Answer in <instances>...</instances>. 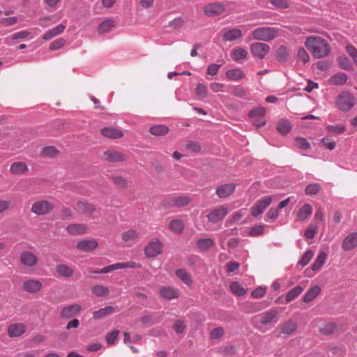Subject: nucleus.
Listing matches in <instances>:
<instances>
[{
    "mask_svg": "<svg viewBox=\"0 0 357 357\" xmlns=\"http://www.w3.org/2000/svg\"><path fill=\"white\" fill-rule=\"evenodd\" d=\"M305 46L316 59L326 57L331 52L327 41L319 36H308L305 40Z\"/></svg>",
    "mask_w": 357,
    "mask_h": 357,
    "instance_id": "1",
    "label": "nucleus"
},
{
    "mask_svg": "<svg viewBox=\"0 0 357 357\" xmlns=\"http://www.w3.org/2000/svg\"><path fill=\"white\" fill-rule=\"evenodd\" d=\"M278 314L277 310H270L253 317L252 322L256 328L263 331L264 327L271 326L277 322Z\"/></svg>",
    "mask_w": 357,
    "mask_h": 357,
    "instance_id": "2",
    "label": "nucleus"
},
{
    "mask_svg": "<svg viewBox=\"0 0 357 357\" xmlns=\"http://www.w3.org/2000/svg\"><path fill=\"white\" fill-rule=\"evenodd\" d=\"M279 29L273 26H262L255 29L252 32L254 39L262 41H271L278 36Z\"/></svg>",
    "mask_w": 357,
    "mask_h": 357,
    "instance_id": "3",
    "label": "nucleus"
},
{
    "mask_svg": "<svg viewBox=\"0 0 357 357\" xmlns=\"http://www.w3.org/2000/svg\"><path fill=\"white\" fill-rule=\"evenodd\" d=\"M356 104V99L353 94L344 91L341 93L337 100L336 105L341 111L347 112L350 110Z\"/></svg>",
    "mask_w": 357,
    "mask_h": 357,
    "instance_id": "4",
    "label": "nucleus"
},
{
    "mask_svg": "<svg viewBox=\"0 0 357 357\" xmlns=\"http://www.w3.org/2000/svg\"><path fill=\"white\" fill-rule=\"evenodd\" d=\"M54 204L47 200H38L33 203L31 211L37 215H45L52 212Z\"/></svg>",
    "mask_w": 357,
    "mask_h": 357,
    "instance_id": "5",
    "label": "nucleus"
},
{
    "mask_svg": "<svg viewBox=\"0 0 357 357\" xmlns=\"http://www.w3.org/2000/svg\"><path fill=\"white\" fill-rule=\"evenodd\" d=\"M229 213V208L226 205H220L213 208L207 215L209 222L215 224L222 221Z\"/></svg>",
    "mask_w": 357,
    "mask_h": 357,
    "instance_id": "6",
    "label": "nucleus"
},
{
    "mask_svg": "<svg viewBox=\"0 0 357 357\" xmlns=\"http://www.w3.org/2000/svg\"><path fill=\"white\" fill-rule=\"evenodd\" d=\"M162 243L160 240L154 238L144 248V254L148 258H155L162 253Z\"/></svg>",
    "mask_w": 357,
    "mask_h": 357,
    "instance_id": "7",
    "label": "nucleus"
},
{
    "mask_svg": "<svg viewBox=\"0 0 357 357\" xmlns=\"http://www.w3.org/2000/svg\"><path fill=\"white\" fill-rule=\"evenodd\" d=\"M266 109L263 107H258L251 110L248 114L249 118L252 121L256 127H261L266 124L264 117L266 114Z\"/></svg>",
    "mask_w": 357,
    "mask_h": 357,
    "instance_id": "8",
    "label": "nucleus"
},
{
    "mask_svg": "<svg viewBox=\"0 0 357 357\" xmlns=\"http://www.w3.org/2000/svg\"><path fill=\"white\" fill-rule=\"evenodd\" d=\"M272 202L271 196H265L258 200L251 208V214L254 217H257L264 213L266 208Z\"/></svg>",
    "mask_w": 357,
    "mask_h": 357,
    "instance_id": "9",
    "label": "nucleus"
},
{
    "mask_svg": "<svg viewBox=\"0 0 357 357\" xmlns=\"http://www.w3.org/2000/svg\"><path fill=\"white\" fill-rule=\"evenodd\" d=\"M270 49L268 45L263 43H254L250 46L252 54L259 59H263L269 52Z\"/></svg>",
    "mask_w": 357,
    "mask_h": 357,
    "instance_id": "10",
    "label": "nucleus"
},
{
    "mask_svg": "<svg viewBox=\"0 0 357 357\" xmlns=\"http://www.w3.org/2000/svg\"><path fill=\"white\" fill-rule=\"evenodd\" d=\"M225 6L220 2L209 3L204 8V13L208 17H214L222 15L225 13Z\"/></svg>",
    "mask_w": 357,
    "mask_h": 357,
    "instance_id": "11",
    "label": "nucleus"
},
{
    "mask_svg": "<svg viewBox=\"0 0 357 357\" xmlns=\"http://www.w3.org/2000/svg\"><path fill=\"white\" fill-rule=\"evenodd\" d=\"M20 260L23 266L32 268L37 264L38 259L34 253L30 251H23L20 255Z\"/></svg>",
    "mask_w": 357,
    "mask_h": 357,
    "instance_id": "12",
    "label": "nucleus"
},
{
    "mask_svg": "<svg viewBox=\"0 0 357 357\" xmlns=\"http://www.w3.org/2000/svg\"><path fill=\"white\" fill-rule=\"evenodd\" d=\"M102 158L108 162H123L126 160V156L122 152L115 150L104 151Z\"/></svg>",
    "mask_w": 357,
    "mask_h": 357,
    "instance_id": "13",
    "label": "nucleus"
},
{
    "mask_svg": "<svg viewBox=\"0 0 357 357\" xmlns=\"http://www.w3.org/2000/svg\"><path fill=\"white\" fill-rule=\"evenodd\" d=\"M42 282L35 279L25 280L22 284L23 290L31 294L38 292L42 289Z\"/></svg>",
    "mask_w": 357,
    "mask_h": 357,
    "instance_id": "14",
    "label": "nucleus"
},
{
    "mask_svg": "<svg viewBox=\"0 0 357 357\" xmlns=\"http://www.w3.org/2000/svg\"><path fill=\"white\" fill-rule=\"evenodd\" d=\"M26 331V326L22 323L10 324L8 328V335L10 337H17L22 335Z\"/></svg>",
    "mask_w": 357,
    "mask_h": 357,
    "instance_id": "15",
    "label": "nucleus"
},
{
    "mask_svg": "<svg viewBox=\"0 0 357 357\" xmlns=\"http://www.w3.org/2000/svg\"><path fill=\"white\" fill-rule=\"evenodd\" d=\"M98 246V243L95 239H84L77 244V248L82 252H91Z\"/></svg>",
    "mask_w": 357,
    "mask_h": 357,
    "instance_id": "16",
    "label": "nucleus"
},
{
    "mask_svg": "<svg viewBox=\"0 0 357 357\" xmlns=\"http://www.w3.org/2000/svg\"><path fill=\"white\" fill-rule=\"evenodd\" d=\"M159 294L161 297L166 300H172L178 298L179 290L172 287H162L160 289Z\"/></svg>",
    "mask_w": 357,
    "mask_h": 357,
    "instance_id": "17",
    "label": "nucleus"
},
{
    "mask_svg": "<svg viewBox=\"0 0 357 357\" xmlns=\"http://www.w3.org/2000/svg\"><path fill=\"white\" fill-rule=\"evenodd\" d=\"M82 310V307L79 304H73L64 307L61 312V317L64 319H70L77 314Z\"/></svg>",
    "mask_w": 357,
    "mask_h": 357,
    "instance_id": "18",
    "label": "nucleus"
},
{
    "mask_svg": "<svg viewBox=\"0 0 357 357\" xmlns=\"http://www.w3.org/2000/svg\"><path fill=\"white\" fill-rule=\"evenodd\" d=\"M234 183H226L219 185L216 188V194L220 198H226L231 195L235 190Z\"/></svg>",
    "mask_w": 357,
    "mask_h": 357,
    "instance_id": "19",
    "label": "nucleus"
},
{
    "mask_svg": "<svg viewBox=\"0 0 357 357\" xmlns=\"http://www.w3.org/2000/svg\"><path fill=\"white\" fill-rule=\"evenodd\" d=\"M357 246V232L348 234L342 241V247L344 250H351Z\"/></svg>",
    "mask_w": 357,
    "mask_h": 357,
    "instance_id": "20",
    "label": "nucleus"
},
{
    "mask_svg": "<svg viewBox=\"0 0 357 357\" xmlns=\"http://www.w3.org/2000/svg\"><path fill=\"white\" fill-rule=\"evenodd\" d=\"M190 199L188 197L180 196L169 198L167 201V206L169 207H181L190 203Z\"/></svg>",
    "mask_w": 357,
    "mask_h": 357,
    "instance_id": "21",
    "label": "nucleus"
},
{
    "mask_svg": "<svg viewBox=\"0 0 357 357\" xmlns=\"http://www.w3.org/2000/svg\"><path fill=\"white\" fill-rule=\"evenodd\" d=\"M115 26V21L112 17L105 18L98 25L97 31L100 34L107 33L111 31Z\"/></svg>",
    "mask_w": 357,
    "mask_h": 357,
    "instance_id": "22",
    "label": "nucleus"
},
{
    "mask_svg": "<svg viewBox=\"0 0 357 357\" xmlns=\"http://www.w3.org/2000/svg\"><path fill=\"white\" fill-rule=\"evenodd\" d=\"M312 206L308 204H305L298 211V212L296 215V222L305 221L312 215Z\"/></svg>",
    "mask_w": 357,
    "mask_h": 357,
    "instance_id": "23",
    "label": "nucleus"
},
{
    "mask_svg": "<svg viewBox=\"0 0 357 357\" xmlns=\"http://www.w3.org/2000/svg\"><path fill=\"white\" fill-rule=\"evenodd\" d=\"M66 29V26L63 24H60L54 27L51 30L47 31L43 36V39L45 40H50L51 38L62 33Z\"/></svg>",
    "mask_w": 357,
    "mask_h": 357,
    "instance_id": "24",
    "label": "nucleus"
},
{
    "mask_svg": "<svg viewBox=\"0 0 357 357\" xmlns=\"http://www.w3.org/2000/svg\"><path fill=\"white\" fill-rule=\"evenodd\" d=\"M242 36V31L239 29H231L227 30L223 35L225 41H234Z\"/></svg>",
    "mask_w": 357,
    "mask_h": 357,
    "instance_id": "25",
    "label": "nucleus"
},
{
    "mask_svg": "<svg viewBox=\"0 0 357 357\" xmlns=\"http://www.w3.org/2000/svg\"><path fill=\"white\" fill-rule=\"evenodd\" d=\"M67 231L70 235H81L86 231V226L83 224H72L66 227Z\"/></svg>",
    "mask_w": 357,
    "mask_h": 357,
    "instance_id": "26",
    "label": "nucleus"
},
{
    "mask_svg": "<svg viewBox=\"0 0 357 357\" xmlns=\"http://www.w3.org/2000/svg\"><path fill=\"white\" fill-rule=\"evenodd\" d=\"M103 136L110 139H118L123 137V134L121 130L117 129L106 127L101 130Z\"/></svg>",
    "mask_w": 357,
    "mask_h": 357,
    "instance_id": "27",
    "label": "nucleus"
},
{
    "mask_svg": "<svg viewBox=\"0 0 357 357\" xmlns=\"http://www.w3.org/2000/svg\"><path fill=\"white\" fill-rule=\"evenodd\" d=\"M29 170L27 165L23 162H16L11 165L10 172L15 175L25 174Z\"/></svg>",
    "mask_w": 357,
    "mask_h": 357,
    "instance_id": "28",
    "label": "nucleus"
},
{
    "mask_svg": "<svg viewBox=\"0 0 357 357\" xmlns=\"http://www.w3.org/2000/svg\"><path fill=\"white\" fill-rule=\"evenodd\" d=\"M31 35V32L27 30L21 31L7 37L4 40V43L8 45H11L12 40L25 39Z\"/></svg>",
    "mask_w": 357,
    "mask_h": 357,
    "instance_id": "29",
    "label": "nucleus"
},
{
    "mask_svg": "<svg viewBox=\"0 0 357 357\" xmlns=\"http://www.w3.org/2000/svg\"><path fill=\"white\" fill-rule=\"evenodd\" d=\"M348 79V76L344 73H338L331 76L328 80L331 84L344 85Z\"/></svg>",
    "mask_w": 357,
    "mask_h": 357,
    "instance_id": "30",
    "label": "nucleus"
},
{
    "mask_svg": "<svg viewBox=\"0 0 357 357\" xmlns=\"http://www.w3.org/2000/svg\"><path fill=\"white\" fill-rule=\"evenodd\" d=\"M115 312V308L112 306H106L97 311L93 312V315L95 319H100Z\"/></svg>",
    "mask_w": 357,
    "mask_h": 357,
    "instance_id": "31",
    "label": "nucleus"
},
{
    "mask_svg": "<svg viewBox=\"0 0 357 357\" xmlns=\"http://www.w3.org/2000/svg\"><path fill=\"white\" fill-rule=\"evenodd\" d=\"M225 75L229 79L234 81H238L245 77V73L240 68L229 70L225 73Z\"/></svg>",
    "mask_w": 357,
    "mask_h": 357,
    "instance_id": "32",
    "label": "nucleus"
},
{
    "mask_svg": "<svg viewBox=\"0 0 357 357\" xmlns=\"http://www.w3.org/2000/svg\"><path fill=\"white\" fill-rule=\"evenodd\" d=\"M247 212L246 208H241L238 211L235 212L232 214L227 220L226 226L229 227L232 225L233 224L237 223L239 220L245 215Z\"/></svg>",
    "mask_w": 357,
    "mask_h": 357,
    "instance_id": "33",
    "label": "nucleus"
},
{
    "mask_svg": "<svg viewBox=\"0 0 357 357\" xmlns=\"http://www.w3.org/2000/svg\"><path fill=\"white\" fill-rule=\"evenodd\" d=\"M327 255L325 251H320L314 261V262L312 265V269L314 271H318L321 269L322 266L326 261Z\"/></svg>",
    "mask_w": 357,
    "mask_h": 357,
    "instance_id": "34",
    "label": "nucleus"
},
{
    "mask_svg": "<svg viewBox=\"0 0 357 357\" xmlns=\"http://www.w3.org/2000/svg\"><path fill=\"white\" fill-rule=\"evenodd\" d=\"M176 276L186 285L190 286L192 284V279L188 272L183 268L178 269L176 271Z\"/></svg>",
    "mask_w": 357,
    "mask_h": 357,
    "instance_id": "35",
    "label": "nucleus"
},
{
    "mask_svg": "<svg viewBox=\"0 0 357 357\" xmlns=\"http://www.w3.org/2000/svg\"><path fill=\"white\" fill-rule=\"evenodd\" d=\"M297 328V324L294 321L290 320L285 322L281 326V332L284 335H292Z\"/></svg>",
    "mask_w": 357,
    "mask_h": 357,
    "instance_id": "36",
    "label": "nucleus"
},
{
    "mask_svg": "<svg viewBox=\"0 0 357 357\" xmlns=\"http://www.w3.org/2000/svg\"><path fill=\"white\" fill-rule=\"evenodd\" d=\"M56 271L58 274H59V275L63 278H70L74 273L73 269L65 264L57 265L56 267Z\"/></svg>",
    "mask_w": 357,
    "mask_h": 357,
    "instance_id": "37",
    "label": "nucleus"
},
{
    "mask_svg": "<svg viewBox=\"0 0 357 357\" xmlns=\"http://www.w3.org/2000/svg\"><path fill=\"white\" fill-rule=\"evenodd\" d=\"M169 229L174 234H181L184 229V224L181 220H172L169 223Z\"/></svg>",
    "mask_w": 357,
    "mask_h": 357,
    "instance_id": "38",
    "label": "nucleus"
},
{
    "mask_svg": "<svg viewBox=\"0 0 357 357\" xmlns=\"http://www.w3.org/2000/svg\"><path fill=\"white\" fill-rule=\"evenodd\" d=\"M149 131L153 135L160 137L167 135L169 132V129L166 126L157 125L151 127Z\"/></svg>",
    "mask_w": 357,
    "mask_h": 357,
    "instance_id": "39",
    "label": "nucleus"
},
{
    "mask_svg": "<svg viewBox=\"0 0 357 357\" xmlns=\"http://www.w3.org/2000/svg\"><path fill=\"white\" fill-rule=\"evenodd\" d=\"M320 287L319 286H314L311 287L309 291L304 295L303 301L309 303L314 299L320 293Z\"/></svg>",
    "mask_w": 357,
    "mask_h": 357,
    "instance_id": "40",
    "label": "nucleus"
},
{
    "mask_svg": "<svg viewBox=\"0 0 357 357\" xmlns=\"http://www.w3.org/2000/svg\"><path fill=\"white\" fill-rule=\"evenodd\" d=\"M289 56L288 51L284 45L280 46L275 51L276 59L281 62H286Z\"/></svg>",
    "mask_w": 357,
    "mask_h": 357,
    "instance_id": "41",
    "label": "nucleus"
},
{
    "mask_svg": "<svg viewBox=\"0 0 357 357\" xmlns=\"http://www.w3.org/2000/svg\"><path fill=\"white\" fill-rule=\"evenodd\" d=\"M214 245V241L213 239L200 238L197 242V248L202 251H206Z\"/></svg>",
    "mask_w": 357,
    "mask_h": 357,
    "instance_id": "42",
    "label": "nucleus"
},
{
    "mask_svg": "<svg viewBox=\"0 0 357 357\" xmlns=\"http://www.w3.org/2000/svg\"><path fill=\"white\" fill-rule=\"evenodd\" d=\"M91 291L93 294L98 297L106 296L109 294V288L102 284H97L92 287Z\"/></svg>",
    "mask_w": 357,
    "mask_h": 357,
    "instance_id": "43",
    "label": "nucleus"
},
{
    "mask_svg": "<svg viewBox=\"0 0 357 357\" xmlns=\"http://www.w3.org/2000/svg\"><path fill=\"white\" fill-rule=\"evenodd\" d=\"M229 288L231 291L238 296H243L247 291V289L243 288L238 282H231Z\"/></svg>",
    "mask_w": 357,
    "mask_h": 357,
    "instance_id": "44",
    "label": "nucleus"
},
{
    "mask_svg": "<svg viewBox=\"0 0 357 357\" xmlns=\"http://www.w3.org/2000/svg\"><path fill=\"white\" fill-rule=\"evenodd\" d=\"M231 57L235 61H239L240 60L245 59L248 56V52L241 47L234 49L231 54Z\"/></svg>",
    "mask_w": 357,
    "mask_h": 357,
    "instance_id": "45",
    "label": "nucleus"
},
{
    "mask_svg": "<svg viewBox=\"0 0 357 357\" xmlns=\"http://www.w3.org/2000/svg\"><path fill=\"white\" fill-rule=\"evenodd\" d=\"M277 129L282 135H287L291 129V126L289 121L283 119L278 122Z\"/></svg>",
    "mask_w": 357,
    "mask_h": 357,
    "instance_id": "46",
    "label": "nucleus"
},
{
    "mask_svg": "<svg viewBox=\"0 0 357 357\" xmlns=\"http://www.w3.org/2000/svg\"><path fill=\"white\" fill-rule=\"evenodd\" d=\"M195 94L199 99L203 100L208 96V89L206 85L199 83L195 88Z\"/></svg>",
    "mask_w": 357,
    "mask_h": 357,
    "instance_id": "47",
    "label": "nucleus"
},
{
    "mask_svg": "<svg viewBox=\"0 0 357 357\" xmlns=\"http://www.w3.org/2000/svg\"><path fill=\"white\" fill-rule=\"evenodd\" d=\"M303 291V287L301 286H296L292 289H291L286 296L287 302H290L295 299L298 295H300Z\"/></svg>",
    "mask_w": 357,
    "mask_h": 357,
    "instance_id": "48",
    "label": "nucleus"
},
{
    "mask_svg": "<svg viewBox=\"0 0 357 357\" xmlns=\"http://www.w3.org/2000/svg\"><path fill=\"white\" fill-rule=\"evenodd\" d=\"M339 66L343 70H351L352 68V63L350 60L345 56L342 55L337 59Z\"/></svg>",
    "mask_w": 357,
    "mask_h": 357,
    "instance_id": "49",
    "label": "nucleus"
},
{
    "mask_svg": "<svg viewBox=\"0 0 357 357\" xmlns=\"http://www.w3.org/2000/svg\"><path fill=\"white\" fill-rule=\"evenodd\" d=\"M138 236V233L136 230L129 229L122 233V239L125 242L134 241Z\"/></svg>",
    "mask_w": 357,
    "mask_h": 357,
    "instance_id": "50",
    "label": "nucleus"
},
{
    "mask_svg": "<svg viewBox=\"0 0 357 357\" xmlns=\"http://www.w3.org/2000/svg\"><path fill=\"white\" fill-rule=\"evenodd\" d=\"M297 59L298 61L302 62L303 64H306L310 61V56L307 51L301 47L298 50Z\"/></svg>",
    "mask_w": 357,
    "mask_h": 357,
    "instance_id": "51",
    "label": "nucleus"
},
{
    "mask_svg": "<svg viewBox=\"0 0 357 357\" xmlns=\"http://www.w3.org/2000/svg\"><path fill=\"white\" fill-rule=\"evenodd\" d=\"M265 226L263 225H257L252 227L249 230V235L250 236H258L262 235L264 231Z\"/></svg>",
    "mask_w": 357,
    "mask_h": 357,
    "instance_id": "52",
    "label": "nucleus"
},
{
    "mask_svg": "<svg viewBox=\"0 0 357 357\" xmlns=\"http://www.w3.org/2000/svg\"><path fill=\"white\" fill-rule=\"evenodd\" d=\"M321 189V186L319 183H310L305 188V193L309 195H314L317 194Z\"/></svg>",
    "mask_w": 357,
    "mask_h": 357,
    "instance_id": "53",
    "label": "nucleus"
},
{
    "mask_svg": "<svg viewBox=\"0 0 357 357\" xmlns=\"http://www.w3.org/2000/svg\"><path fill=\"white\" fill-rule=\"evenodd\" d=\"M318 227L316 225L310 224L305 231V236L307 239H312L314 238L317 233Z\"/></svg>",
    "mask_w": 357,
    "mask_h": 357,
    "instance_id": "54",
    "label": "nucleus"
},
{
    "mask_svg": "<svg viewBox=\"0 0 357 357\" xmlns=\"http://www.w3.org/2000/svg\"><path fill=\"white\" fill-rule=\"evenodd\" d=\"M313 255H314V253L312 251L307 250L302 256L301 259L298 261V264H300L302 266H306L310 262V261L312 258Z\"/></svg>",
    "mask_w": 357,
    "mask_h": 357,
    "instance_id": "55",
    "label": "nucleus"
},
{
    "mask_svg": "<svg viewBox=\"0 0 357 357\" xmlns=\"http://www.w3.org/2000/svg\"><path fill=\"white\" fill-rule=\"evenodd\" d=\"M295 144L298 148L303 150H307L310 147V143L305 138L302 137H297L295 139Z\"/></svg>",
    "mask_w": 357,
    "mask_h": 357,
    "instance_id": "56",
    "label": "nucleus"
},
{
    "mask_svg": "<svg viewBox=\"0 0 357 357\" xmlns=\"http://www.w3.org/2000/svg\"><path fill=\"white\" fill-rule=\"evenodd\" d=\"M77 207L79 210L86 213H91L95 211V208L93 205L84 202H79Z\"/></svg>",
    "mask_w": 357,
    "mask_h": 357,
    "instance_id": "57",
    "label": "nucleus"
},
{
    "mask_svg": "<svg viewBox=\"0 0 357 357\" xmlns=\"http://www.w3.org/2000/svg\"><path fill=\"white\" fill-rule=\"evenodd\" d=\"M58 151L53 146H47L43 149L42 155L44 157H54L56 155Z\"/></svg>",
    "mask_w": 357,
    "mask_h": 357,
    "instance_id": "58",
    "label": "nucleus"
},
{
    "mask_svg": "<svg viewBox=\"0 0 357 357\" xmlns=\"http://www.w3.org/2000/svg\"><path fill=\"white\" fill-rule=\"evenodd\" d=\"M66 40L63 38H59L54 40L50 45V50H56L64 46Z\"/></svg>",
    "mask_w": 357,
    "mask_h": 357,
    "instance_id": "59",
    "label": "nucleus"
},
{
    "mask_svg": "<svg viewBox=\"0 0 357 357\" xmlns=\"http://www.w3.org/2000/svg\"><path fill=\"white\" fill-rule=\"evenodd\" d=\"M184 19L179 17L169 22V26L172 27L174 29H176L181 27L184 24Z\"/></svg>",
    "mask_w": 357,
    "mask_h": 357,
    "instance_id": "60",
    "label": "nucleus"
},
{
    "mask_svg": "<svg viewBox=\"0 0 357 357\" xmlns=\"http://www.w3.org/2000/svg\"><path fill=\"white\" fill-rule=\"evenodd\" d=\"M113 181L118 187L121 188H125L128 185L127 180L122 176H114Z\"/></svg>",
    "mask_w": 357,
    "mask_h": 357,
    "instance_id": "61",
    "label": "nucleus"
},
{
    "mask_svg": "<svg viewBox=\"0 0 357 357\" xmlns=\"http://www.w3.org/2000/svg\"><path fill=\"white\" fill-rule=\"evenodd\" d=\"M119 334V331L118 330H114L111 333H108L106 336V341L108 343V344H114Z\"/></svg>",
    "mask_w": 357,
    "mask_h": 357,
    "instance_id": "62",
    "label": "nucleus"
},
{
    "mask_svg": "<svg viewBox=\"0 0 357 357\" xmlns=\"http://www.w3.org/2000/svg\"><path fill=\"white\" fill-rule=\"evenodd\" d=\"M280 210L278 208H271L267 212V218L271 221L273 222L276 218H278L279 215Z\"/></svg>",
    "mask_w": 357,
    "mask_h": 357,
    "instance_id": "63",
    "label": "nucleus"
},
{
    "mask_svg": "<svg viewBox=\"0 0 357 357\" xmlns=\"http://www.w3.org/2000/svg\"><path fill=\"white\" fill-rule=\"evenodd\" d=\"M346 51L357 66V50L352 45L346 46Z\"/></svg>",
    "mask_w": 357,
    "mask_h": 357,
    "instance_id": "64",
    "label": "nucleus"
}]
</instances>
